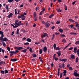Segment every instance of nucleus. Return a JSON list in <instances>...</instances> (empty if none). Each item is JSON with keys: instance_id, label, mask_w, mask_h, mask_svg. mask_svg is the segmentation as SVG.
<instances>
[{"instance_id": "obj_42", "label": "nucleus", "mask_w": 79, "mask_h": 79, "mask_svg": "<svg viewBox=\"0 0 79 79\" xmlns=\"http://www.w3.org/2000/svg\"><path fill=\"white\" fill-rule=\"evenodd\" d=\"M22 25H23V23H21L20 24H19V25H18V26H17V27H19V26H21Z\"/></svg>"}, {"instance_id": "obj_47", "label": "nucleus", "mask_w": 79, "mask_h": 79, "mask_svg": "<svg viewBox=\"0 0 79 79\" xmlns=\"http://www.w3.org/2000/svg\"><path fill=\"white\" fill-rule=\"evenodd\" d=\"M62 75H63V73H60V78H61V77H62Z\"/></svg>"}, {"instance_id": "obj_31", "label": "nucleus", "mask_w": 79, "mask_h": 79, "mask_svg": "<svg viewBox=\"0 0 79 79\" xmlns=\"http://www.w3.org/2000/svg\"><path fill=\"white\" fill-rule=\"evenodd\" d=\"M60 21L59 20H58L56 22V24H60Z\"/></svg>"}, {"instance_id": "obj_56", "label": "nucleus", "mask_w": 79, "mask_h": 79, "mask_svg": "<svg viewBox=\"0 0 79 79\" xmlns=\"http://www.w3.org/2000/svg\"><path fill=\"white\" fill-rule=\"evenodd\" d=\"M43 12H43L42 11H41L40 13V15H42V13H43Z\"/></svg>"}, {"instance_id": "obj_5", "label": "nucleus", "mask_w": 79, "mask_h": 79, "mask_svg": "<svg viewBox=\"0 0 79 79\" xmlns=\"http://www.w3.org/2000/svg\"><path fill=\"white\" fill-rule=\"evenodd\" d=\"M50 26V24L48 22H47L45 23V26L46 28H48Z\"/></svg>"}, {"instance_id": "obj_58", "label": "nucleus", "mask_w": 79, "mask_h": 79, "mask_svg": "<svg viewBox=\"0 0 79 79\" xmlns=\"http://www.w3.org/2000/svg\"><path fill=\"white\" fill-rule=\"evenodd\" d=\"M74 33L75 32H71L70 33V34L71 35H74Z\"/></svg>"}, {"instance_id": "obj_15", "label": "nucleus", "mask_w": 79, "mask_h": 79, "mask_svg": "<svg viewBox=\"0 0 79 79\" xmlns=\"http://www.w3.org/2000/svg\"><path fill=\"white\" fill-rule=\"evenodd\" d=\"M10 61L12 62L16 61H17V59L15 58L12 59L10 60Z\"/></svg>"}, {"instance_id": "obj_16", "label": "nucleus", "mask_w": 79, "mask_h": 79, "mask_svg": "<svg viewBox=\"0 0 79 79\" xmlns=\"http://www.w3.org/2000/svg\"><path fill=\"white\" fill-rule=\"evenodd\" d=\"M27 42H31V41H32V40H31V39L30 38H27Z\"/></svg>"}, {"instance_id": "obj_61", "label": "nucleus", "mask_w": 79, "mask_h": 79, "mask_svg": "<svg viewBox=\"0 0 79 79\" xmlns=\"http://www.w3.org/2000/svg\"><path fill=\"white\" fill-rule=\"evenodd\" d=\"M14 33H15V31H13L11 34V35H13Z\"/></svg>"}, {"instance_id": "obj_29", "label": "nucleus", "mask_w": 79, "mask_h": 79, "mask_svg": "<svg viewBox=\"0 0 79 79\" xmlns=\"http://www.w3.org/2000/svg\"><path fill=\"white\" fill-rule=\"evenodd\" d=\"M14 0H8L7 1L9 3H12L13 2Z\"/></svg>"}, {"instance_id": "obj_9", "label": "nucleus", "mask_w": 79, "mask_h": 79, "mask_svg": "<svg viewBox=\"0 0 79 79\" xmlns=\"http://www.w3.org/2000/svg\"><path fill=\"white\" fill-rule=\"evenodd\" d=\"M0 35H1V36L0 37V38H2V37H4L3 32L2 31H0Z\"/></svg>"}, {"instance_id": "obj_3", "label": "nucleus", "mask_w": 79, "mask_h": 79, "mask_svg": "<svg viewBox=\"0 0 79 79\" xmlns=\"http://www.w3.org/2000/svg\"><path fill=\"white\" fill-rule=\"evenodd\" d=\"M43 34L42 35V36H41V37L42 39H43V38H44V37H45L46 36H47V37H48V35L47 33L43 32Z\"/></svg>"}, {"instance_id": "obj_51", "label": "nucleus", "mask_w": 79, "mask_h": 79, "mask_svg": "<svg viewBox=\"0 0 79 79\" xmlns=\"http://www.w3.org/2000/svg\"><path fill=\"white\" fill-rule=\"evenodd\" d=\"M69 21H70V22L71 23V22H72V21H73V19H69Z\"/></svg>"}, {"instance_id": "obj_27", "label": "nucleus", "mask_w": 79, "mask_h": 79, "mask_svg": "<svg viewBox=\"0 0 79 79\" xmlns=\"http://www.w3.org/2000/svg\"><path fill=\"white\" fill-rule=\"evenodd\" d=\"M78 61H79V58H78V57H77L76 58V62L77 63Z\"/></svg>"}, {"instance_id": "obj_49", "label": "nucleus", "mask_w": 79, "mask_h": 79, "mask_svg": "<svg viewBox=\"0 0 79 79\" xmlns=\"http://www.w3.org/2000/svg\"><path fill=\"white\" fill-rule=\"evenodd\" d=\"M4 61H1L0 62V64L2 65Z\"/></svg>"}, {"instance_id": "obj_39", "label": "nucleus", "mask_w": 79, "mask_h": 79, "mask_svg": "<svg viewBox=\"0 0 79 79\" xmlns=\"http://www.w3.org/2000/svg\"><path fill=\"white\" fill-rule=\"evenodd\" d=\"M7 49L9 52H10V47H7Z\"/></svg>"}, {"instance_id": "obj_7", "label": "nucleus", "mask_w": 79, "mask_h": 79, "mask_svg": "<svg viewBox=\"0 0 79 79\" xmlns=\"http://www.w3.org/2000/svg\"><path fill=\"white\" fill-rule=\"evenodd\" d=\"M19 52V51L18 50H16L15 51H10V53H14V54H16L17 53H18Z\"/></svg>"}, {"instance_id": "obj_37", "label": "nucleus", "mask_w": 79, "mask_h": 79, "mask_svg": "<svg viewBox=\"0 0 79 79\" xmlns=\"http://www.w3.org/2000/svg\"><path fill=\"white\" fill-rule=\"evenodd\" d=\"M42 50H43L42 49H40V50L39 52H40V54H42Z\"/></svg>"}, {"instance_id": "obj_8", "label": "nucleus", "mask_w": 79, "mask_h": 79, "mask_svg": "<svg viewBox=\"0 0 79 79\" xmlns=\"http://www.w3.org/2000/svg\"><path fill=\"white\" fill-rule=\"evenodd\" d=\"M43 51L44 53H46L47 51V48L45 46L43 48Z\"/></svg>"}, {"instance_id": "obj_52", "label": "nucleus", "mask_w": 79, "mask_h": 79, "mask_svg": "<svg viewBox=\"0 0 79 79\" xmlns=\"http://www.w3.org/2000/svg\"><path fill=\"white\" fill-rule=\"evenodd\" d=\"M55 26H52V28L51 29L53 30V29H55Z\"/></svg>"}, {"instance_id": "obj_33", "label": "nucleus", "mask_w": 79, "mask_h": 79, "mask_svg": "<svg viewBox=\"0 0 79 79\" xmlns=\"http://www.w3.org/2000/svg\"><path fill=\"white\" fill-rule=\"evenodd\" d=\"M55 34H53V35H52V38L51 39L52 40H53V39H55Z\"/></svg>"}, {"instance_id": "obj_19", "label": "nucleus", "mask_w": 79, "mask_h": 79, "mask_svg": "<svg viewBox=\"0 0 79 79\" xmlns=\"http://www.w3.org/2000/svg\"><path fill=\"white\" fill-rule=\"evenodd\" d=\"M57 12H61L62 11V10H60V8L57 9Z\"/></svg>"}, {"instance_id": "obj_32", "label": "nucleus", "mask_w": 79, "mask_h": 79, "mask_svg": "<svg viewBox=\"0 0 79 79\" xmlns=\"http://www.w3.org/2000/svg\"><path fill=\"white\" fill-rule=\"evenodd\" d=\"M2 44H3V46H4V47H6V44H5V42H2Z\"/></svg>"}, {"instance_id": "obj_45", "label": "nucleus", "mask_w": 79, "mask_h": 79, "mask_svg": "<svg viewBox=\"0 0 79 79\" xmlns=\"http://www.w3.org/2000/svg\"><path fill=\"white\" fill-rule=\"evenodd\" d=\"M73 49V47H72L71 48H69V50H71Z\"/></svg>"}, {"instance_id": "obj_44", "label": "nucleus", "mask_w": 79, "mask_h": 79, "mask_svg": "<svg viewBox=\"0 0 79 79\" xmlns=\"http://www.w3.org/2000/svg\"><path fill=\"white\" fill-rule=\"evenodd\" d=\"M29 51H30V52H31V53H32V48H30Z\"/></svg>"}, {"instance_id": "obj_63", "label": "nucleus", "mask_w": 79, "mask_h": 79, "mask_svg": "<svg viewBox=\"0 0 79 79\" xmlns=\"http://www.w3.org/2000/svg\"><path fill=\"white\" fill-rule=\"evenodd\" d=\"M11 53L10 54V56H13V53Z\"/></svg>"}, {"instance_id": "obj_11", "label": "nucleus", "mask_w": 79, "mask_h": 79, "mask_svg": "<svg viewBox=\"0 0 79 79\" xmlns=\"http://www.w3.org/2000/svg\"><path fill=\"white\" fill-rule=\"evenodd\" d=\"M13 15L12 13H10L7 17H8V18H10L12 17V16H13Z\"/></svg>"}, {"instance_id": "obj_22", "label": "nucleus", "mask_w": 79, "mask_h": 79, "mask_svg": "<svg viewBox=\"0 0 79 79\" xmlns=\"http://www.w3.org/2000/svg\"><path fill=\"white\" fill-rule=\"evenodd\" d=\"M32 56H33V57H34V58H36V57H37V55L35 54H32Z\"/></svg>"}, {"instance_id": "obj_6", "label": "nucleus", "mask_w": 79, "mask_h": 79, "mask_svg": "<svg viewBox=\"0 0 79 79\" xmlns=\"http://www.w3.org/2000/svg\"><path fill=\"white\" fill-rule=\"evenodd\" d=\"M15 48L16 50H20L22 49H24V48L22 47H15Z\"/></svg>"}, {"instance_id": "obj_62", "label": "nucleus", "mask_w": 79, "mask_h": 79, "mask_svg": "<svg viewBox=\"0 0 79 79\" xmlns=\"http://www.w3.org/2000/svg\"><path fill=\"white\" fill-rule=\"evenodd\" d=\"M42 23L43 24H45V23H45V21H42Z\"/></svg>"}, {"instance_id": "obj_55", "label": "nucleus", "mask_w": 79, "mask_h": 79, "mask_svg": "<svg viewBox=\"0 0 79 79\" xmlns=\"http://www.w3.org/2000/svg\"><path fill=\"white\" fill-rule=\"evenodd\" d=\"M77 2V1H76L74 2H73L72 3V5H74V4H75V3H76V2Z\"/></svg>"}, {"instance_id": "obj_36", "label": "nucleus", "mask_w": 79, "mask_h": 79, "mask_svg": "<svg viewBox=\"0 0 79 79\" xmlns=\"http://www.w3.org/2000/svg\"><path fill=\"white\" fill-rule=\"evenodd\" d=\"M59 69H60V68H59L58 69V73H57V75L58 76H60V71L59 70Z\"/></svg>"}, {"instance_id": "obj_43", "label": "nucleus", "mask_w": 79, "mask_h": 79, "mask_svg": "<svg viewBox=\"0 0 79 79\" xmlns=\"http://www.w3.org/2000/svg\"><path fill=\"white\" fill-rule=\"evenodd\" d=\"M62 42H66V41L65 39H63L62 40Z\"/></svg>"}, {"instance_id": "obj_35", "label": "nucleus", "mask_w": 79, "mask_h": 79, "mask_svg": "<svg viewBox=\"0 0 79 79\" xmlns=\"http://www.w3.org/2000/svg\"><path fill=\"white\" fill-rule=\"evenodd\" d=\"M75 24H76V25H75V27H78V25H79V24H78V23L76 22L75 23Z\"/></svg>"}, {"instance_id": "obj_46", "label": "nucleus", "mask_w": 79, "mask_h": 79, "mask_svg": "<svg viewBox=\"0 0 79 79\" xmlns=\"http://www.w3.org/2000/svg\"><path fill=\"white\" fill-rule=\"evenodd\" d=\"M6 10L9 9V8H8V6L7 5H6Z\"/></svg>"}, {"instance_id": "obj_50", "label": "nucleus", "mask_w": 79, "mask_h": 79, "mask_svg": "<svg viewBox=\"0 0 79 79\" xmlns=\"http://www.w3.org/2000/svg\"><path fill=\"white\" fill-rule=\"evenodd\" d=\"M22 19L23 21H24V19H25V17H22Z\"/></svg>"}, {"instance_id": "obj_10", "label": "nucleus", "mask_w": 79, "mask_h": 79, "mask_svg": "<svg viewBox=\"0 0 79 79\" xmlns=\"http://www.w3.org/2000/svg\"><path fill=\"white\" fill-rule=\"evenodd\" d=\"M59 60L60 61H64V62H66V61H67V59H62L61 58L59 59Z\"/></svg>"}, {"instance_id": "obj_53", "label": "nucleus", "mask_w": 79, "mask_h": 79, "mask_svg": "<svg viewBox=\"0 0 79 79\" xmlns=\"http://www.w3.org/2000/svg\"><path fill=\"white\" fill-rule=\"evenodd\" d=\"M35 44H36V45H39V44H40V43L39 42H35Z\"/></svg>"}, {"instance_id": "obj_57", "label": "nucleus", "mask_w": 79, "mask_h": 79, "mask_svg": "<svg viewBox=\"0 0 79 79\" xmlns=\"http://www.w3.org/2000/svg\"><path fill=\"white\" fill-rule=\"evenodd\" d=\"M59 66L60 67V68H62V66H61V64H59Z\"/></svg>"}, {"instance_id": "obj_38", "label": "nucleus", "mask_w": 79, "mask_h": 79, "mask_svg": "<svg viewBox=\"0 0 79 79\" xmlns=\"http://www.w3.org/2000/svg\"><path fill=\"white\" fill-rule=\"evenodd\" d=\"M76 45H77V44H79V41H77L75 43Z\"/></svg>"}, {"instance_id": "obj_1", "label": "nucleus", "mask_w": 79, "mask_h": 79, "mask_svg": "<svg viewBox=\"0 0 79 79\" xmlns=\"http://www.w3.org/2000/svg\"><path fill=\"white\" fill-rule=\"evenodd\" d=\"M18 22H19V20L17 19L15 21V23H14V25H15V26L13 24H11V25L15 29L16 28V27H18L17 26H18V25H19V23H18Z\"/></svg>"}, {"instance_id": "obj_24", "label": "nucleus", "mask_w": 79, "mask_h": 79, "mask_svg": "<svg viewBox=\"0 0 79 79\" xmlns=\"http://www.w3.org/2000/svg\"><path fill=\"white\" fill-rule=\"evenodd\" d=\"M60 37H65V35L64 34H60Z\"/></svg>"}, {"instance_id": "obj_20", "label": "nucleus", "mask_w": 79, "mask_h": 79, "mask_svg": "<svg viewBox=\"0 0 79 79\" xmlns=\"http://www.w3.org/2000/svg\"><path fill=\"white\" fill-rule=\"evenodd\" d=\"M55 49L56 50H59V51H60V50H61V48H60L58 47H56V48H55Z\"/></svg>"}, {"instance_id": "obj_30", "label": "nucleus", "mask_w": 79, "mask_h": 79, "mask_svg": "<svg viewBox=\"0 0 79 79\" xmlns=\"http://www.w3.org/2000/svg\"><path fill=\"white\" fill-rule=\"evenodd\" d=\"M69 70H71V71H73V68L71 67H69Z\"/></svg>"}, {"instance_id": "obj_14", "label": "nucleus", "mask_w": 79, "mask_h": 79, "mask_svg": "<svg viewBox=\"0 0 79 79\" xmlns=\"http://www.w3.org/2000/svg\"><path fill=\"white\" fill-rule=\"evenodd\" d=\"M58 31H59V32H60L61 34H62L63 32V30L61 28L59 29Z\"/></svg>"}, {"instance_id": "obj_13", "label": "nucleus", "mask_w": 79, "mask_h": 79, "mask_svg": "<svg viewBox=\"0 0 79 79\" xmlns=\"http://www.w3.org/2000/svg\"><path fill=\"white\" fill-rule=\"evenodd\" d=\"M73 52H74V53H77V48H74Z\"/></svg>"}, {"instance_id": "obj_28", "label": "nucleus", "mask_w": 79, "mask_h": 79, "mask_svg": "<svg viewBox=\"0 0 79 79\" xmlns=\"http://www.w3.org/2000/svg\"><path fill=\"white\" fill-rule=\"evenodd\" d=\"M53 47H54V49H55V48L56 47V44H53Z\"/></svg>"}, {"instance_id": "obj_60", "label": "nucleus", "mask_w": 79, "mask_h": 79, "mask_svg": "<svg viewBox=\"0 0 79 79\" xmlns=\"http://www.w3.org/2000/svg\"><path fill=\"white\" fill-rule=\"evenodd\" d=\"M54 34H56V35H58V34H60V33L58 32V33H56V32H55Z\"/></svg>"}, {"instance_id": "obj_64", "label": "nucleus", "mask_w": 79, "mask_h": 79, "mask_svg": "<svg viewBox=\"0 0 79 79\" xmlns=\"http://www.w3.org/2000/svg\"><path fill=\"white\" fill-rule=\"evenodd\" d=\"M62 67L63 68H64V64L63 63L62 64Z\"/></svg>"}, {"instance_id": "obj_4", "label": "nucleus", "mask_w": 79, "mask_h": 79, "mask_svg": "<svg viewBox=\"0 0 79 79\" xmlns=\"http://www.w3.org/2000/svg\"><path fill=\"white\" fill-rule=\"evenodd\" d=\"M77 71L76 70H75L74 71L73 74L76 77H77V76L79 77V74L77 73Z\"/></svg>"}, {"instance_id": "obj_41", "label": "nucleus", "mask_w": 79, "mask_h": 79, "mask_svg": "<svg viewBox=\"0 0 79 79\" xmlns=\"http://www.w3.org/2000/svg\"><path fill=\"white\" fill-rule=\"evenodd\" d=\"M77 55L79 56V49H77Z\"/></svg>"}, {"instance_id": "obj_2", "label": "nucleus", "mask_w": 79, "mask_h": 79, "mask_svg": "<svg viewBox=\"0 0 79 79\" xmlns=\"http://www.w3.org/2000/svg\"><path fill=\"white\" fill-rule=\"evenodd\" d=\"M3 37L0 38V40L2 41V42H6V41H8V39L4 37L3 38Z\"/></svg>"}, {"instance_id": "obj_17", "label": "nucleus", "mask_w": 79, "mask_h": 79, "mask_svg": "<svg viewBox=\"0 0 79 79\" xmlns=\"http://www.w3.org/2000/svg\"><path fill=\"white\" fill-rule=\"evenodd\" d=\"M60 52H61V51H59L56 52L57 54L59 56H60V55H61V53Z\"/></svg>"}, {"instance_id": "obj_23", "label": "nucleus", "mask_w": 79, "mask_h": 79, "mask_svg": "<svg viewBox=\"0 0 79 79\" xmlns=\"http://www.w3.org/2000/svg\"><path fill=\"white\" fill-rule=\"evenodd\" d=\"M37 16V14L36 13V12H34V18H36Z\"/></svg>"}, {"instance_id": "obj_59", "label": "nucleus", "mask_w": 79, "mask_h": 79, "mask_svg": "<svg viewBox=\"0 0 79 79\" xmlns=\"http://www.w3.org/2000/svg\"><path fill=\"white\" fill-rule=\"evenodd\" d=\"M63 73H67V71H66V70H64Z\"/></svg>"}, {"instance_id": "obj_18", "label": "nucleus", "mask_w": 79, "mask_h": 79, "mask_svg": "<svg viewBox=\"0 0 79 79\" xmlns=\"http://www.w3.org/2000/svg\"><path fill=\"white\" fill-rule=\"evenodd\" d=\"M27 50V49H25L22 50V51H21V52H23V53H26Z\"/></svg>"}, {"instance_id": "obj_12", "label": "nucleus", "mask_w": 79, "mask_h": 79, "mask_svg": "<svg viewBox=\"0 0 79 79\" xmlns=\"http://www.w3.org/2000/svg\"><path fill=\"white\" fill-rule=\"evenodd\" d=\"M70 57L72 59H75V56L73 54H72L70 55Z\"/></svg>"}, {"instance_id": "obj_48", "label": "nucleus", "mask_w": 79, "mask_h": 79, "mask_svg": "<svg viewBox=\"0 0 79 79\" xmlns=\"http://www.w3.org/2000/svg\"><path fill=\"white\" fill-rule=\"evenodd\" d=\"M39 19L40 20H42V17L41 16H39Z\"/></svg>"}, {"instance_id": "obj_26", "label": "nucleus", "mask_w": 79, "mask_h": 79, "mask_svg": "<svg viewBox=\"0 0 79 79\" xmlns=\"http://www.w3.org/2000/svg\"><path fill=\"white\" fill-rule=\"evenodd\" d=\"M53 16H54V14H52L50 15L49 16V18H52V17H53Z\"/></svg>"}, {"instance_id": "obj_34", "label": "nucleus", "mask_w": 79, "mask_h": 79, "mask_svg": "<svg viewBox=\"0 0 79 79\" xmlns=\"http://www.w3.org/2000/svg\"><path fill=\"white\" fill-rule=\"evenodd\" d=\"M1 73L2 74H4V73H5L4 71L2 70L1 71Z\"/></svg>"}, {"instance_id": "obj_40", "label": "nucleus", "mask_w": 79, "mask_h": 79, "mask_svg": "<svg viewBox=\"0 0 79 79\" xmlns=\"http://www.w3.org/2000/svg\"><path fill=\"white\" fill-rule=\"evenodd\" d=\"M24 45H29V43L28 42H27V43H25L24 44Z\"/></svg>"}, {"instance_id": "obj_54", "label": "nucleus", "mask_w": 79, "mask_h": 79, "mask_svg": "<svg viewBox=\"0 0 79 79\" xmlns=\"http://www.w3.org/2000/svg\"><path fill=\"white\" fill-rule=\"evenodd\" d=\"M70 27H71V28H73V27H74V25H73V24H71L70 25Z\"/></svg>"}, {"instance_id": "obj_25", "label": "nucleus", "mask_w": 79, "mask_h": 79, "mask_svg": "<svg viewBox=\"0 0 79 79\" xmlns=\"http://www.w3.org/2000/svg\"><path fill=\"white\" fill-rule=\"evenodd\" d=\"M19 29H17L16 31V34H17V35H18V34H19Z\"/></svg>"}, {"instance_id": "obj_21", "label": "nucleus", "mask_w": 79, "mask_h": 79, "mask_svg": "<svg viewBox=\"0 0 79 79\" xmlns=\"http://www.w3.org/2000/svg\"><path fill=\"white\" fill-rule=\"evenodd\" d=\"M7 73H8V70L6 69H5L4 70V73L7 74Z\"/></svg>"}]
</instances>
